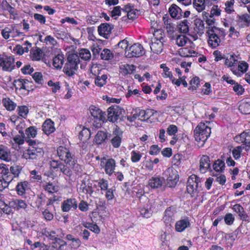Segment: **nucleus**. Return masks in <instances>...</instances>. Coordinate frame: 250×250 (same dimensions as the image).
<instances>
[{
	"instance_id": "obj_1",
	"label": "nucleus",
	"mask_w": 250,
	"mask_h": 250,
	"mask_svg": "<svg viewBox=\"0 0 250 250\" xmlns=\"http://www.w3.org/2000/svg\"><path fill=\"white\" fill-rule=\"evenodd\" d=\"M151 25L153 38L151 40L150 48L154 53L160 54L163 50L164 43L166 41L165 33L157 22H152Z\"/></svg>"
},
{
	"instance_id": "obj_2",
	"label": "nucleus",
	"mask_w": 250,
	"mask_h": 250,
	"mask_svg": "<svg viewBox=\"0 0 250 250\" xmlns=\"http://www.w3.org/2000/svg\"><path fill=\"white\" fill-rule=\"evenodd\" d=\"M194 137L195 140L201 143L203 146L206 141L210 136L211 128L205 123L201 122L194 129Z\"/></svg>"
},
{
	"instance_id": "obj_3",
	"label": "nucleus",
	"mask_w": 250,
	"mask_h": 250,
	"mask_svg": "<svg viewBox=\"0 0 250 250\" xmlns=\"http://www.w3.org/2000/svg\"><path fill=\"white\" fill-rule=\"evenodd\" d=\"M50 166L51 168L56 172L60 171L64 175L70 177L72 174V170L75 171H79L80 169V166L78 164V167H73L69 165L62 164L59 161L52 160L50 162Z\"/></svg>"
},
{
	"instance_id": "obj_4",
	"label": "nucleus",
	"mask_w": 250,
	"mask_h": 250,
	"mask_svg": "<svg viewBox=\"0 0 250 250\" xmlns=\"http://www.w3.org/2000/svg\"><path fill=\"white\" fill-rule=\"evenodd\" d=\"M57 153L60 160L64 161L65 164L73 167H78L75 155L70 152L68 148L60 146L57 148Z\"/></svg>"
},
{
	"instance_id": "obj_5",
	"label": "nucleus",
	"mask_w": 250,
	"mask_h": 250,
	"mask_svg": "<svg viewBox=\"0 0 250 250\" xmlns=\"http://www.w3.org/2000/svg\"><path fill=\"white\" fill-rule=\"evenodd\" d=\"M79 62L80 59L77 54H69L67 57V62L63 67V72L68 76L74 75L78 68Z\"/></svg>"
},
{
	"instance_id": "obj_6",
	"label": "nucleus",
	"mask_w": 250,
	"mask_h": 250,
	"mask_svg": "<svg viewBox=\"0 0 250 250\" xmlns=\"http://www.w3.org/2000/svg\"><path fill=\"white\" fill-rule=\"evenodd\" d=\"M207 33L208 37V44L213 48L219 45L221 42L220 37L224 36L223 32L214 26L209 27Z\"/></svg>"
},
{
	"instance_id": "obj_7",
	"label": "nucleus",
	"mask_w": 250,
	"mask_h": 250,
	"mask_svg": "<svg viewBox=\"0 0 250 250\" xmlns=\"http://www.w3.org/2000/svg\"><path fill=\"white\" fill-rule=\"evenodd\" d=\"M145 53L143 46L140 43H134L125 52V55L128 58L139 57Z\"/></svg>"
},
{
	"instance_id": "obj_8",
	"label": "nucleus",
	"mask_w": 250,
	"mask_h": 250,
	"mask_svg": "<svg viewBox=\"0 0 250 250\" xmlns=\"http://www.w3.org/2000/svg\"><path fill=\"white\" fill-rule=\"evenodd\" d=\"M44 151L42 147L29 146L26 151L24 153L23 156L26 159H37L42 157Z\"/></svg>"
},
{
	"instance_id": "obj_9",
	"label": "nucleus",
	"mask_w": 250,
	"mask_h": 250,
	"mask_svg": "<svg viewBox=\"0 0 250 250\" xmlns=\"http://www.w3.org/2000/svg\"><path fill=\"white\" fill-rule=\"evenodd\" d=\"M201 179L195 174L191 175L188 179L187 183V190L190 194L196 192L199 187H201Z\"/></svg>"
},
{
	"instance_id": "obj_10",
	"label": "nucleus",
	"mask_w": 250,
	"mask_h": 250,
	"mask_svg": "<svg viewBox=\"0 0 250 250\" xmlns=\"http://www.w3.org/2000/svg\"><path fill=\"white\" fill-rule=\"evenodd\" d=\"M122 110L118 106H113L107 109V117L109 121L115 122L121 114Z\"/></svg>"
},
{
	"instance_id": "obj_11",
	"label": "nucleus",
	"mask_w": 250,
	"mask_h": 250,
	"mask_svg": "<svg viewBox=\"0 0 250 250\" xmlns=\"http://www.w3.org/2000/svg\"><path fill=\"white\" fill-rule=\"evenodd\" d=\"M101 164L104 165V171L106 174L111 175L114 172L116 167V162L114 159L104 158L101 161Z\"/></svg>"
},
{
	"instance_id": "obj_12",
	"label": "nucleus",
	"mask_w": 250,
	"mask_h": 250,
	"mask_svg": "<svg viewBox=\"0 0 250 250\" xmlns=\"http://www.w3.org/2000/svg\"><path fill=\"white\" fill-rule=\"evenodd\" d=\"M176 212V208L173 207H170L166 209L163 220L167 226H171V223L174 220Z\"/></svg>"
},
{
	"instance_id": "obj_13",
	"label": "nucleus",
	"mask_w": 250,
	"mask_h": 250,
	"mask_svg": "<svg viewBox=\"0 0 250 250\" xmlns=\"http://www.w3.org/2000/svg\"><path fill=\"white\" fill-rule=\"evenodd\" d=\"M210 160L207 155H203L199 161V170L202 173H206L210 169Z\"/></svg>"
},
{
	"instance_id": "obj_14",
	"label": "nucleus",
	"mask_w": 250,
	"mask_h": 250,
	"mask_svg": "<svg viewBox=\"0 0 250 250\" xmlns=\"http://www.w3.org/2000/svg\"><path fill=\"white\" fill-rule=\"evenodd\" d=\"M0 65L3 70L11 71L14 67V59L12 57L1 58L0 57Z\"/></svg>"
},
{
	"instance_id": "obj_15",
	"label": "nucleus",
	"mask_w": 250,
	"mask_h": 250,
	"mask_svg": "<svg viewBox=\"0 0 250 250\" xmlns=\"http://www.w3.org/2000/svg\"><path fill=\"white\" fill-rule=\"evenodd\" d=\"M113 26L108 23H102L98 29L100 35L103 36L105 39H108L111 33Z\"/></svg>"
},
{
	"instance_id": "obj_16",
	"label": "nucleus",
	"mask_w": 250,
	"mask_h": 250,
	"mask_svg": "<svg viewBox=\"0 0 250 250\" xmlns=\"http://www.w3.org/2000/svg\"><path fill=\"white\" fill-rule=\"evenodd\" d=\"M148 114H151L153 115L154 114V111L151 109H147L146 111L142 110L139 111V113H136L133 114L132 116H127V120L132 123L141 115L144 119L146 118L147 119L149 118V116L147 115Z\"/></svg>"
},
{
	"instance_id": "obj_17",
	"label": "nucleus",
	"mask_w": 250,
	"mask_h": 250,
	"mask_svg": "<svg viewBox=\"0 0 250 250\" xmlns=\"http://www.w3.org/2000/svg\"><path fill=\"white\" fill-rule=\"evenodd\" d=\"M190 226V223L189 219L188 217H185L176 222L175 225V230L177 232H182L187 228L189 227Z\"/></svg>"
},
{
	"instance_id": "obj_18",
	"label": "nucleus",
	"mask_w": 250,
	"mask_h": 250,
	"mask_svg": "<svg viewBox=\"0 0 250 250\" xmlns=\"http://www.w3.org/2000/svg\"><path fill=\"white\" fill-rule=\"evenodd\" d=\"M248 67L249 64L247 62L244 61H241L238 62V69L232 68H231V70L234 75L238 77H241L247 71Z\"/></svg>"
},
{
	"instance_id": "obj_19",
	"label": "nucleus",
	"mask_w": 250,
	"mask_h": 250,
	"mask_svg": "<svg viewBox=\"0 0 250 250\" xmlns=\"http://www.w3.org/2000/svg\"><path fill=\"white\" fill-rule=\"evenodd\" d=\"M89 110L91 115L99 121L104 122L105 119V114L102 110L94 105L90 106Z\"/></svg>"
},
{
	"instance_id": "obj_20",
	"label": "nucleus",
	"mask_w": 250,
	"mask_h": 250,
	"mask_svg": "<svg viewBox=\"0 0 250 250\" xmlns=\"http://www.w3.org/2000/svg\"><path fill=\"white\" fill-rule=\"evenodd\" d=\"M0 169H1V175L4 180L9 184L14 179L13 175L9 172V169L6 165L3 164H0Z\"/></svg>"
},
{
	"instance_id": "obj_21",
	"label": "nucleus",
	"mask_w": 250,
	"mask_h": 250,
	"mask_svg": "<svg viewBox=\"0 0 250 250\" xmlns=\"http://www.w3.org/2000/svg\"><path fill=\"white\" fill-rule=\"evenodd\" d=\"M77 208V202L73 198H69L64 200L62 205V210L65 212L68 211L71 208L76 209Z\"/></svg>"
},
{
	"instance_id": "obj_22",
	"label": "nucleus",
	"mask_w": 250,
	"mask_h": 250,
	"mask_svg": "<svg viewBox=\"0 0 250 250\" xmlns=\"http://www.w3.org/2000/svg\"><path fill=\"white\" fill-rule=\"evenodd\" d=\"M171 40L179 46H183L188 40V38L185 35L175 34L171 37Z\"/></svg>"
},
{
	"instance_id": "obj_23",
	"label": "nucleus",
	"mask_w": 250,
	"mask_h": 250,
	"mask_svg": "<svg viewBox=\"0 0 250 250\" xmlns=\"http://www.w3.org/2000/svg\"><path fill=\"white\" fill-rule=\"evenodd\" d=\"M9 205L10 207L17 210L25 209L27 207V204L24 201L18 199H13L10 201L9 202Z\"/></svg>"
},
{
	"instance_id": "obj_24",
	"label": "nucleus",
	"mask_w": 250,
	"mask_h": 250,
	"mask_svg": "<svg viewBox=\"0 0 250 250\" xmlns=\"http://www.w3.org/2000/svg\"><path fill=\"white\" fill-rule=\"evenodd\" d=\"M57 232H61V234H57L55 231L45 229L42 230V234L53 240H57L58 237H63L64 236V233L63 232L62 229H58Z\"/></svg>"
},
{
	"instance_id": "obj_25",
	"label": "nucleus",
	"mask_w": 250,
	"mask_h": 250,
	"mask_svg": "<svg viewBox=\"0 0 250 250\" xmlns=\"http://www.w3.org/2000/svg\"><path fill=\"white\" fill-rule=\"evenodd\" d=\"M167 173L168 174L167 177V182L169 184V187H171L174 186L178 180V175L177 172L174 171L171 169H168L166 171Z\"/></svg>"
},
{
	"instance_id": "obj_26",
	"label": "nucleus",
	"mask_w": 250,
	"mask_h": 250,
	"mask_svg": "<svg viewBox=\"0 0 250 250\" xmlns=\"http://www.w3.org/2000/svg\"><path fill=\"white\" fill-rule=\"evenodd\" d=\"M119 128L116 126L113 132V134H114L115 136L113 137L111 140V143L113 146L115 148L119 147L120 146L122 141V132H119Z\"/></svg>"
},
{
	"instance_id": "obj_27",
	"label": "nucleus",
	"mask_w": 250,
	"mask_h": 250,
	"mask_svg": "<svg viewBox=\"0 0 250 250\" xmlns=\"http://www.w3.org/2000/svg\"><path fill=\"white\" fill-rule=\"evenodd\" d=\"M42 127L43 131L46 135H49L55 130L54 123L50 119L46 120L43 123Z\"/></svg>"
},
{
	"instance_id": "obj_28",
	"label": "nucleus",
	"mask_w": 250,
	"mask_h": 250,
	"mask_svg": "<svg viewBox=\"0 0 250 250\" xmlns=\"http://www.w3.org/2000/svg\"><path fill=\"white\" fill-rule=\"evenodd\" d=\"M0 159L6 162H9L11 160L10 151L3 145H0Z\"/></svg>"
},
{
	"instance_id": "obj_29",
	"label": "nucleus",
	"mask_w": 250,
	"mask_h": 250,
	"mask_svg": "<svg viewBox=\"0 0 250 250\" xmlns=\"http://www.w3.org/2000/svg\"><path fill=\"white\" fill-rule=\"evenodd\" d=\"M232 209L238 214L240 219L243 221H249V217L245 213L244 208L240 204H235Z\"/></svg>"
},
{
	"instance_id": "obj_30",
	"label": "nucleus",
	"mask_w": 250,
	"mask_h": 250,
	"mask_svg": "<svg viewBox=\"0 0 250 250\" xmlns=\"http://www.w3.org/2000/svg\"><path fill=\"white\" fill-rule=\"evenodd\" d=\"M136 67L133 64H122L120 66V72L123 75L132 74Z\"/></svg>"
},
{
	"instance_id": "obj_31",
	"label": "nucleus",
	"mask_w": 250,
	"mask_h": 250,
	"mask_svg": "<svg viewBox=\"0 0 250 250\" xmlns=\"http://www.w3.org/2000/svg\"><path fill=\"white\" fill-rule=\"evenodd\" d=\"M164 181V179L161 177H152L149 180L148 185L153 188H157L161 187Z\"/></svg>"
},
{
	"instance_id": "obj_32",
	"label": "nucleus",
	"mask_w": 250,
	"mask_h": 250,
	"mask_svg": "<svg viewBox=\"0 0 250 250\" xmlns=\"http://www.w3.org/2000/svg\"><path fill=\"white\" fill-rule=\"evenodd\" d=\"M9 37L14 38L17 37H20L23 34V33L20 32L16 27L15 25H10L6 27Z\"/></svg>"
},
{
	"instance_id": "obj_33",
	"label": "nucleus",
	"mask_w": 250,
	"mask_h": 250,
	"mask_svg": "<svg viewBox=\"0 0 250 250\" xmlns=\"http://www.w3.org/2000/svg\"><path fill=\"white\" fill-rule=\"evenodd\" d=\"M2 104L8 111L15 110L17 106L16 104L8 97L2 99Z\"/></svg>"
},
{
	"instance_id": "obj_34",
	"label": "nucleus",
	"mask_w": 250,
	"mask_h": 250,
	"mask_svg": "<svg viewBox=\"0 0 250 250\" xmlns=\"http://www.w3.org/2000/svg\"><path fill=\"white\" fill-rule=\"evenodd\" d=\"M64 62V57L62 54H59L53 60V65L57 69H60Z\"/></svg>"
},
{
	"instance_id": "obj_35",
	"label": "nucleus",
	"mask_w": 250,
	"mask_h": 250,
	"mask_svg": "<svg viewBox=\"0 0 250 250\" xmlns=\"http://www.w3.org/2000/svg\"><path fill=\"white\" fill-rule=\"evenodd\" d=\"M224 64L229 67L233 68V66L238 62L237 56L235 55H228L225 58Z\"/></svg>"
},
{
	"instance_id": "obj_36",
	"label": "nucleus",
	"mask_w": 250,
	"mask_h": 250,
	"mask_svg": "<svg viewBox=\"0 0 250 250\" xmlns=\"http://www.w3.org/2000/svg\"><path fill=\"white\" fill-rule=\"evenodd\" d=\"M195 27H194V32L201 36L204 33V24L203 21L200 19H196L194 21Z\"/></svg>"
},
{
	"instance_id": "obj_37",
	"label": "nucleus",
	"mask_w": 250,
	"mask_h": 250,
	"mask_svg": "<svg viewBox=\"0 0 250 250\" xmlns=\"http://www.w3.org/2000/svg\"><path fill=\"white\" fill-rule=\"evenodd\" d=\"M29 82L27 80L19 79L14 82V85L16 89L28 90L27 84Z\"/></svg>"
},
{
	"instance_id": "obj_38",
	"label": "nucleus",
	"mask_w": 250,
	"mask_h": 250,
	"mask_svg": "<svg viewBox=\"0 0 250 250\" xmlns=\"http://www.w3.org/2000/svg\"><path fill=\"white\" fill-rule=\"evenodd\" d=\"M107 133L104 131H99L95 135L94 141L97 144H101L107 138Z\"/></svg>"
},
{
	"instance_id": "obj_39",
	"label": "nucleus",
	"mask_w": 250,
	"mask_h": 250,
	"mask_svg": "<svg viewBox=\"0 0 250 250\" xmlns=\"http://www.w3.org/2000/svg\"><path fill=\"white\" fill-rule=\"evenodd\" d=\"M42 50L40 48L35 47L31 51V58L33 61H39L42 57Z\"/></svg>"
},
{
	"instance_id": "obj_40",
	"label": "nucleus",
	"mask_w": 250,
	"mask_h": 250,
	"mask_svg": "<svg viewBox=\"0 0 250 250\" xmlns=\"http://www.w3.org/2000/svg\"><path fill=\"white\" fill-rule=\"evenodd\" d=\"M28 183L27 181H23L18 183L16 187L17 191L20 195H22L28 188Z\"/></svg>"
},
{
	"instance_id": "obj_41",
	"label": "nucleus",
	"mask_w": 250,
	"mask_h": 250,
	"mask_svg": "<svg viewBox=\"0 0 250 250\" xmlns=\"http://www.w3.org/2000/svg\"><path fill=\"white\" fill-rule=\"evenodd\" d=\"M193 4L196 10L200 12L205 9V6L207 4L206 0H193Z\"/></svg>"
},
{
	"instance_id": "obj_42",
	"label": "nucleus",
	"mask_w": 250,
	"mask_h": 250,
	"mask_svg": "<svg viewBox=\"0 0 250 250\" xmlns=\"http://www.w3.org/2000/svg\"><path fill=\"white\" fill-rule=\"evenodd\" d=\"M238 21L241 26L247 27L250 24V16L248 14L240 16Z\"/></svg>"
},
{
	"instance_id": "obj_43",
	"label": "nucleus",
	"mask_w": 250,
	"mask_h": 250,
	"mask_svg": "<svg viewBox=\"0 0 250 250\" xmlns=\"http://www.w3.org/2000/svg\"><path fill=\"white\" fill-rule=\"evenodd\" d=\"M239 110L243 114H250V102H242L239 106Z\"/></svg>"
},
{
	"instance_id": "obj_44",
	"label": "nucleus",
	"mask_w": 250,
	"mask_h": 250,
	"mask_svg": "<svg viewBox=\"0 0 250 250\" xmlns=\"http://www.w3.org/2000/svg\"><path fill=\"white\" fill-rule=\"evenodd\" d=\"M107 76L105 74H103L101 76H98L95 80V84L100 87L103 86L106 83Z\"/></svg>"
},
{
	"instance_id": "obj_45",
	"label": "nucleus",
	"mask_w": 250,
	"mask_h": 250,
	"mask_svg": "<svg viewBox=\"0 0 250 250\" xmlns=\"http://www.w3.org/2000/svg\"><path fill=\"white\" fill-rule=\"evenodd\" d=\"M213 169L217 172H223L225 169V164L224 161L218 159L215 161L213 165Z\"/></svg>"
},
{
	"instance_id": "obj_46",
	"label": "nucleus",
	"mask_w": 250,
	"mask_h": 250,
	"mask_svg": "<svg viewBox=\"0 0 250 250\" xmlns=\"http://www.w3.org/2000/svg\"><path fill=\"white\" fill-rule=\"evenodd\" d=\"M189 83L190 86L188 89L192 91H194L197 90L200 85V79L198 77H194L191 79Z\"/></svg>"
},
{
	"instance_id": "obj_47",
	"label": "nucleus",
	"mask_w": 250,
	"mask_h": 250,
	"mask_svg": "<svg viewBox=\"0 0 250 250\" xmlns=\"http://www.w3.org/2000/svg\"><path fill=\"white\" fill-rule=\"evenodd\" d=\"M42 188L43 189L48 193H54L58 190V187L54 185L52 183L48 182L43 185Z\"/></svg>"
},
{
	"instance_id": "obj_48",
	"label": "nucleus",
	"mask_w": 250,
	"mask_h": 250,
	"mask_svg": "<svg viewBox=\"0 0 250 250\" xmlns=\"http://www.w3.org/2000/svg\"><path fill=\"white\" fill-rule=\"evenodd\" d=\"M78 56L84 61H89L91 57V55L89 50L83 48L80 50Z\"/></svg>"
},
{
	"instance_id": "obj_49",
	"label": "nucleus",
	"mask_w": 250,
	"mask_h": 250,
	"mask_svg": "<svg viewBox=\"0 0 250 250\" xmlns=\"http://www.w3.org/2000/svg\"><path fill=\"white\" fill-rule=\"evenodd\" d=\"M195 52L191 49L188 48H182L179 49V55L183 57H188L192 56V54H195Z\"/></svg>"
},
{
	"instance_id": "obj_50",
	"label": "nucleus",
	"mask_w": 250,
	"mask_h": 250,
	"mask_svg": "<svg viewBox=\"0 0 250 250\" xmlns=\"http://www.w3.org/2000/svg\"><path fill=\"white\" fill-rule=\"evenodd\" d=\"M189 22L188 20H184L179 23V30L181 33H187L189 31Z\"/></svg>"
},
{
	"instance_id": "obj_51",
	"label": "nucleus",
	"mask_w": 250,
	"mask_h": 250,
	"mask_svg": "<svg viewBox=\"0 0 250 250\" xmlns=\"http://www.w3.org/2000/svg\"><path fill=\"white\" fill-rule=\"evenodd\" d=\"M25 134L28 138H35L37 134V128L31 126L25 129Z\"/></svg>"
},
{
	"instance_id": "obj_52",
	"label": "nucleus",
	"mask_w": 250,
	"mask_h": 250,
	"mask_svg": "<svg viewBox=\"0 0 250 250\" xmlns=\"http://www.w3.org/2000/svg\"><path fill=\"white\" fill-rule=\"evenodd\" d=\"M9 172L13 175L14 178H17L19 176L21 170V167L18 165H13L10 167L9 169Z\"/></svg>"
},
{
	"instance_id": "obj_53",
	"label": "nucleus",
	"mask_w": 250,
	"mask_h": 250,
	"mask_svg": "<svg viewBox=\"0 0 250 250\" xmlns=\"http://www.w3.org/2000/svg\"><path fill=\"white\" fill-rule=\"evenodd\" d=\"M90 48L93 53V56L96 58L99 55L100 51L102 49L101 43H94Z\"/></svg>"
},
{
	"instance_id": "obj_54",
	"label": "nucleus",
	"mask_w": 250,
	"mask_h": 250,
	"mask_svg": "<svg viewBox=\"0 0 250 250\" xmlns=\"http://www.w3.org/2000/svg\"><path fill=\"white\" fill-rule=\"evenodd\" d=\"M90 130L87 128H83L80 132L79 135V138L83 142L89 139L90 138Z\"/></svg>"
},
{
	"instance_id": "obj_55",
	"label": "nucleus",
	"mask_w": 250,
	"mask_h": 250,
	"mask_svg": "<svg viewBox=\"0 0 250 250\" xmlns=\"http://www.w3.org/2000/svg\"><path fill=\"white\" fill-rule=\"evenodd\" d=\"M101 59L104 60H111L113 58V54L108 49H104L101 54Z\"/></svg>"
},
{
	"instance_id": "obj_56",
	"label": "nucleus",
	"mask_w": 250,
	"mask_h": 250,
	"mask_svg": "<svg viewBox=\"0 0 250 250\" xmlns=\"http://www.w3.org/2000/svg\"><path fill=\"white\" fill-rule=\"evenodd\" d=\"M47 198L45 195L43 193H41L38 195L37 199L36 200V204L37 207L39 208L42 207L45 202Z\"/></svg>"
},
{
	"instance_id": "obj_57",
	"label": "nucleus",
	"mask_w": 250,
	"mask_h": 250,
	"mask_svg": "<svg viewBox=\"0 0 250 250\" xmlns=\"http://www.w3.org/2000/svg\"><path fill=\"white\" fill-rule=\"evenodd\" d=\"M18 114L19 116L23 118H26L29 112V109L27 106L25 105L19 106L18 108Z\"/></svg>"
},
{
	"instance_id": "obj_58",
	"label": "nucleus",
	"mask_w": 250,
	"mask_h": 250,
	"mask_svg": "<svg viewBox=\"0 0 250 250\" xmlns=\"http://www.w3.org/2000/svg\"><path fill=\"white\" fill-rule=\"evenodd\" d=\"M160 67L163 69V76L165 78H169L172 79L173 77L172 73L169 71V69L166 65L165 64H162Z\"/></svg>"
},
{
	"instance_id": "obj_59",
	"label": "nucleus",
	"mask_w": 250,
	"mask_h": 250,
	"mask_svg": "<svg viewBox=\"0 0 250 250\" xmlns=\"http://www.w3.org/2000/svg\"><path fill=\"white\" fill-rule=\"evenodd\" d=\"M180 10L181 9L175 4H172L169 9V14L172 18L177 17Z\"/></svg>"
},
{
	"instance_id": "obj_60",
	"label": "nucleus",
	"mask_w": 250,
	"mask_h": 250,
	"mask_svg": "<svg viewBox=\"0 0 250 250\" xmlns=\"http://www.w3.org/2000/svg\"><path fill=\"white\" fill-rule=\"evenodd\" d=\"M234 3V0H229L225 2V11L227 13L229 14L234 11L233 5Z\"/></svg>"
},
{
	"instance_id": "obj_61",
	"label": "nucleus",
	"mask_w": 250,
	"mask_h": 250,
	"mask_svg": "<svg viewBox=\"0 0 250 250\" xmlns=\"http://www.w3.org/2000/svg\"><path fill=\"white\" fill-rule=\"evenodd\" d=\"M142 157V155L140 152H137L135 151H132L131 153V160L132 162L136 163L139 162Z\"/></svg>"
},
{
	"instance_id": "obj_62",
	"label": "nucleus",
	"mask_w": 250,
	"mask_h": 250,
	"mask_svg": "<svg viewBox=\"0 0 250 250\" xmlns=\"http://www.w3.org/2000/svg\"><path fill=\"white\" fill-rule=\"evenodd\" d=\"M246 131L243 132L240 135L236 136L234 139L235 141L238 143H243L245 144Z\"/></svg>"
},
{
	"instance_id": "obj_63",
	"label": "nucleus",
	"mask_w": 250,
	"mask_h": 250,
	"mask_svg": "<svg viewBox=\"0 0 250 250\" xmlns=\"http://www.w3.org/2000/svg\"><path fill=\"white\" fill-rule=\"evenodd\" d=\"M47 83L49 86L52 87V91L53 93L57 92V91L60 88L59 82L54 83L52 81L50 80Z\"/></svg>"
},
{
	"instance_id": "obj_64",
	"label": "nucleus",
	"mask_w": 250,
	"mask_h": 250,
	"mask_svg": "<svg viewBox=\"0 0 250 250\" xmlns=\"http://www.w3.org/2000/svg\"><path fill=\"white\" fill-rule=\"evenodd\" d=\"M99 186L101 189L103 190H106L108 189V183L106 180L104 179H100L98 182Z\"/></svg>"
}]
</instances>
